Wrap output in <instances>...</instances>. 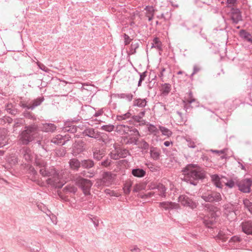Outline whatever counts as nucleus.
Here are the masks:
<instances>
[{
  "instance_id": "58",
  "label": "nucleus",
  "mask_w": 252,
  "mask_h": 252,
  "mask_svg": "<svg viewBox=\"0 0 252 252\" xmlns=\"http://www.w3.org/2000/svg\"><path fill=\"white\" fill-rule=\"evenodd\" d=\"M187 145L189 147L191 148H195L196 147V145L194 143V142L191 140L190 139L188 138L187 139Z\"/></svg>"
},
{
  "instance_id": "49",
  "label": "nucleus",
  "mask_w": 252,
  "mask_h": 252,
  "mask_svg": "<svg viewBox=\"0 0 252 252\" xmlns=\"http://www.w3.org/2000/svg\"><path fill=\"white\" fill-rule=\"evenodd\" d=\"M223 208L226 212H233L234 207L231 203H226L223 205Z\"/></svg>"
},
{
  "instance_id": "21",
  "label": "nucleus",
  "mask_w": 252,
  "mask_h": 252,
  "mask_svg": "<svg viewBox=\"0 0 252 252\" xmlns=\"http://www.w3.org/2000/svg\"><path fill=\"white\" fill-rule=\"evenodd\" d=\"M44 100V98L43 96L32 100L30 102V106L29 107V109L33 110L36 107L39 106Z\"/></svg>"
},
{
  "instance_id": "40",
  "label": "nucleus",
  "mask_w": 252,
  "mask_h": 252,
  "mask_svg": "<svg viewBox=\"0 0 252 252\" xmlns=\"http://www.w3.org/2000/svg\"><path fill=\"white\" fill-rule=\"evenodd\" d=\"M158 127L159 130L161 132L162 134H163V135L169 137L171 136V135L172 134V131L168 128L161 126H159Z\"/></svg>"
},
{
  "instance_id": "4",
  "label": "nucleus",
  "mask_w": 252,
  "mask_h": 252,
  "mask_svg": "<svg viewBox=\"0 0 252 252\" xmlns=\"http://www.w3.org/2000/svg\"><path fill=\"white\" fill-rule=\"evenodd\" d=\"M75 183L81 189L84 194L86 195L90 194V189L93 185L91 180L79 177L76 179Z\"/></svg>"
},
{
  "instance_id": "10",
  "label": "nucleus",
  "mask_w": 252,
  "mask_h": 252,
  "mask_svg": "<svg viewBox=\"0 0 252 252\" xmlns=\"http://www.w3.org/2000/svg\"><path fill=\"white\" fill-rule=\"evenodd\" d=\"M230 15L231 19L234 24H237L240 21L243 20L242 12L239 8L232 7L231 8Z\"/></svg>"
},
{
  "instance_id": "20",
  "label": "nucleus",
  "mask_w": 252,
  "mask_h": 252,
  "mask_svg": "<svg viewBox=\"0 0 252 252\" xmlns=\"http://www.w3.org/2000/svg\"><path fill=\"white\" fill-rule=\"evenodd\" d=\"M113 180V175L111 172H105L103 174L102 182L105 185L108 186Z\"/></svg>"
},
{
  "instance_id": "17",
  "label": "nucleus",
  "mask_w": 252,
  "mask_h": 252,
  "mask_svg": "<svg viewBox=\"0 0 252 252\" xmlns=\"http://www.w3.org/2000/svg\"><path fill=\"white\" fill-rule=\"evenodd\" d=\"M41 130L45 132L53 133L57 129L56 126L52 123L42 124L40 127Z\"/></svg>"
},
{
  "instance_id": "50",
  "label": "nucleus",
  "mask_w": 252,
  "mask_h": 252,
  "mask_svg": "<svg viewBox=\"0 0 252 252\" xmlns=\"http://www.w3.org/2000/svg\"><path fill=\"white\" fill-rule=\"evenodd\" d=\"M147 72L146 71L143 73L138 72L140 75V78L138 83V86L139 87L141 85V83L143 81H144L145 79V77L147 76Z\"/></svg>"
},
{
  "instance_id": "61",
  "label": "nucleus",
  "mask_w": 252,
  "mask_h": 252,
  "mask_svg": "<svg viewBox=\"0 0 252 252\" xmlns=\"http://www.w3.org/2000/svg\"><path fill=\"white\" fill-rule=\"evenodd\" d=\"M158 183H151L148 185V188L149 189H158Z\"/></svg>"
},
{
  "instance_id": "25",
  "label": "nucleus",
  "mask_w": 252,
  "mask_h": 252,
  "mask_svg": "<svg viewBox=\"0 0 252 252\" xmlns=\"http://www.w3.org/2000/svg\"><path fill=\"white\" fill-rule=\"evenodd\" d=\"M147 98H136L133 101V106H137L139 108H144L147 105Z\"/></svg>"
},
{
  "instance_id": "14",
  "label": "nucleus",
  "mask_w": 252,
  "mask_h": 252,
  "mask_svg": "<svg viewBox=\"0 0 252 252\" xmlns=\"http://www.w3.org/2000/svg\"><path fill=\"white\" fill-rule=\"evenodd\" d=\"M93 158L97 161L103 159L105 156V151L103 149L95 148L93 149Z\"/></svg>"
},
{
  "instance_id": "36",
  "label": "nucleus",
  "mask_w": 252,
  "mask_h": 252,
  "mask_svg": "<svg viewBox=\"0 0 252 252\" xmlns=\"http://www.w3.org/2000/svg\"><path fill=\"white\" fill-rule=\"evenodd\" d=\"M158 189L159 193V195L163 198H165L166 197V190L167 189L166 188L163 184L158 183Z\"/></svg>"
},
{
  "instance_id": "44",
  "label": "nucleus",
  "mask_w": 252,
  "mask_h": 252,
  "mask_svg": "<svg viewBox=\"0 0 252 252\" xmlns=\"http://www.w3.org/2000/svg\"><path fill=\"white\" fill-rule=\"evenodd\" d=\"M35 164L39 169L45 168L47 166V163L43 159H36L35 161Z\"/></svg>"
},
{
  "instance_id": "3",
  "label": "nucleus",
  "mask_w": 252,
  "mask_h": 252,
  "mask_svg": "<svg viewBox=\"0 0 252 252\" xmlns=\"http://www.w3.org/2000/svg\"><path fill=\"white\" fill-rule=\"evenodd\" d=\"M38 131V126L35 123L25 126L19 135L20 143L23 145H28L37 137Z\"/></svg>"
},
{
  "instance_id": "5",
  "label": "nucleus",
  "mask_w": 252,
  "mask_h": 252,
  "mask_svg": "<svg viewBox=\"0 0 252 252\" xmlns=\"http://www.w3.org/2000/svg\"><path fill=\"white\" fill-rule=\"evenodd\" d=\"M178 201L184 207H188L192 210L196 208L198 205L191 196L187 194L180 195L178 197Z\"/></svg>"
},
{
  "instance_id": "2",
  "label": "nucleus",
  "mask_w": 252,
  "mask_h": 252,
  "mask_svg": "<svg viewBox=\"0 0 252 252\" xmlns=\"http://www.w3.org/2000/svg\"><path fill=\"white\" fill-rule=\"evenodd\" d=\"M39 173L43 177H50L46 180L48 185L55 188L60 189L63 185V183L61 182L60 176L58 171L53 167L49 169L46 167L39 169Z\"/></svg>"
},
{
  "instance_id": "46",
  "label": "nucleus",
  "mask_w": 252,
  "mask_h": 252,
  "mask_svg": "<svg viewBox=\"0 0 252 252\" xmlns=\"http://www.w3.org/2000/svg\"><path fill=\"white\" fill-rule=\"evenodd\" d=\"M131 116V114L128 112L124 114H122L117 116V120L118 121L125 120L128 118H129Z\"/></svg>"
},
{
  "instance_id": "45",
  "label": "nucleus",
  "mask_w": 252,
  "mask_h": 252,
  "mask_svg": "<svg viewBox=\"0 0 252 252\" xmlns=\"http://www.w3.org/2000/svg\"><path fill=\"white\" fill-rule=\"evenodd\" d=\"M23 115L24 117L26 118V119H28L33 121H35L36 120L35 116L32 113L29 111H24L23 112Z\"/></svg>"
},
{
  "instance_id": "19",
  "label": "nucleus",
  "mask_w": 252,
  "mask_h": 252,
  "mask_svg": "<svg viewBox=\"0 0 252 252\" xmlns=\"http://www.w3.org/2000/svg\"><path fill=\"white\" fill-rule=\"evenodd\" d=\"M81 167L84 169H90L94 166V162L92 159H84L81 160Z\"/></svg>"
},
{
  "instance_id": "18",
  "label": "nucleus",
  "mask_w": 252,
  "mask_h": 252,
  "mask_svg": "<svg viewBox=\"0 0 252 252\" xmlns=\"http://www.w3.org/2000/svg\"><path fill=\"white\" fill-rule=\"evenodd\" d=\"M23 158L26 161L29 162L32 161L33 158V153L32 150L28 147H25L22 151Z\"/></svg>"
},
{
  "instance_id": "54",
  "label": "nucleus",
  "mask_w": 252,
  "mask_h": 252,
  "mask_svg": "<svg viewBox=\"0 0 252 252\" xmlns=\"http://www.w3.org/2000/svg\"><path fill=\"white\" fill-rule=\"evenodd\" d=\"M124 38V43L125 45H127L130 43L132 39L130 38V37L126 34V33H124L123 35Z\"/></svg>"
},
{
  "instance_id": "23",
  "label": "nucleus",
  "mask_w": 252,
  "mask_h": 252,
  "mask_svg": "<svg viewBox=\"0 0 252 252\" xmlns=\"http://www.w3.org/2000/svg\"><path fill=\"white\" fill-rule=\"evenodd\" d=\"M150 154L154 160H157L160 158V151L157 148L152 146L150 147Z\"/></svg>"
},
{
  "instance_id": "34",
  "label": "nucleus",
  "mask_w": 252,
  "mask_h": 252,
  "mask_svg": "<svg viewBox=\"0 0 252 252\" xmlns=\"http://www.w3.org/2000/svg\"><path fill=\"white\" fill-rule=\"evenodd\" d=\"M84 145L85 143L82 140H79L77 142H76L74 145V148L77 150V153L82 152L84 151Z\"/></svg>"
},
{
  "instance_id": "9",
  "label": "nucleus",
  "mask_w": 252,
  "mask_h": 252,
  "mask_svg": "<svg viewBox=\"0 0 252 252\" xmlns=\"http://www.w3.org/2000/svg\"><path fill=\"white\" fill-rule=\"evenodd\" d=\"M116 128L118 131H123L125 134H128L129 132L130 135H133L137 137L141 136L138 130L135 128L129 127V126L124 125H119L117 126Z\"/></svg>"
},
{
  "instance_id": "13",
  "label": "nucleus",
  "mask_w": 252,
  "mask_h": 252,
  "mask_svg": "<svg viewBox=\"0 0 252 252\" xmlns=\"http://www.w3.org/2000/svg\"><path fill=\"white\" fill-rule=\"evenodd\" d=\"M159 206L160 207H162L166 210L178 209L180 208L179 204L169 201H164L160 202Z\"/></svg>"
},
{
  "instance_id": "33",
  "label": "nucleus",
  "mask_w": 252,
  "mask_h": 252,
  "mask_svg": "<svg viewBox=\"0 0 252 252\" xmlns=\"http://www.w3.org/2000/svg\"><path fill=\"white\" fill-rule=\"evenodd\" d=\"M51 142L56 145H64L63 140V135L61 134H58L56 135L55 137L51 139Z\"/></svg>"
},
{
  "instance_id": "35",
  "label": "nucleus",
  "mask_w": 252,
  "mask_h": 252,
  "mask_svg": "<svg viewBox=\"0 0 252 252\" xmlns=\"http://www.w3.org/2000/svg\"><path fill=\"white\" fill-rule=\"evenodd\" d=\"M147 126H148V130L150 134L156 136L159 133V130L155 126L151 124H149L147 125Z\"/></svg>"
},
{
  "instance_id": "7",
  "label": "nucleus",
  "mask_w": 252,
  "mask_h": 252,
  "mask_svg": "<svg viewBox=\"0 0 252 252\" xmlns=\"http://www.w3.org/2000/svg\"><path fill=\"white\" fill-rule=\"evenodd\" d=\"M252 185V180L250 178L236 182V186L238 188V189L244 193H249L251 191Z\"/></svg>"
},
{
  "instance_id": "1",
  "label": "nucleus",
  "mask_w": 252,
  "mask_h": 252,
  "mask_svg": "<svg viewBox=\"0 0 252 252\" xmlns=\"http://www.w3.org/2000/svg\"><path fill=\"white\" fill-rule=\"evenodd\" d=\"M184 175L183 180L194 186L199 181L206 177V173L203 168L196 164H188L182 170Z\"/></svg>"
},
{
  "instance_id": "64",
  "label": "nucleus",
  "mask_w": 252,
  "mask_h": 252,
  "mask_svg": "<svg viewBox=\"0 0 252 252\" xmlns=\"http://www.w3.org/2000/svg\"><path fill=\"white\" fill-rule=\"evenodd\" d=\"M130 250L132 252H140V249L136 245L131 246L130 247Z\"/></svg>"
},
{
  "instance_id": "6",
  "label": "nucleus",
  "mask_w": 252,
  "mask_h": 252,
  "mask_svg": "<svg viewBox=\"0 0 252 252\" xmlns=\"http://www.w3.org/2000/svg\"><path fill=\"white\" fill-rule=\"evenodd\" d=\"M201 197L205 202L212 203L219 202L222 200L221 195L220 193L217 191H211L203 194Z\"/></svg>"
},
{
  "instance_id": "47",
  "label": "nucleus",
  "mask_w": 252,
  "mask_h": 252,
  "mask_svg": "<svg viewBox=\"0 0 252 252\" xmlns=\"http://www.w3.org/2000/svg\"><path fill=\"white\" fill-rule=\"evenodd\" d=\"M7 138L4 134H0V148L5 146L7 143Z\"/></svg>"
},
{
  "instance_id": "37",
  "label": "nucleus",
  "mask_w": 252,
  "mask_h": 252,
  "mask_svg": "<svg viewBox=\"0 0 252 252\" xmlns=\"http://www.w3.org/2000/svg\"><path fill=\"white\" fill-rule=\"evenodd\" d=\"M217 240H220L222 242H226L227 240V236L225 233L222 230H220L218 235L216 236Z\"/></svg>"
},
{
  "instance_id": "26",
  "label": "nucleus",
  "mask_w": 252,
  "mask_h": 252,
  "mask_svg": "<svg viewBox=\"0 0 252 252\" xmlns=\"http://www.w3.org/2000/svg\"><path fill=\"white\" fill-rule=\"evenodd\" d=\"M171 90V85L169 83H164L161 85L160 91L161 94L164 96L167 95Z\"/></svg>"
},
{
  "instance_id": "11",
  "label": "nucleus",
  "mask_w": 252,
  "mask_h": 252,
  "mask_svg": "<svg viewBox=\"0 0 252 252\" xmlns=\"http://www.w3.org/2000/svg\"><path fill=\"white\" fill-rule=\"evenodd\" d=\"M82 134L84 136H88L95 139H99L101 138L100 132L90 127H86L82 132Z\"/></svg>"
},
{
  "instance_id": "53",
  "label": "nucleus",
  "mask_w": 252,
  "mask_h": 252,
  "mask_svg": "<svg viewBox=\"0 0 252 252\" xmlns=\"http://www.w3.org/2000/svg\"><path fill=\"white\" fill-rule=\"evenodd\" d=\"M109 156L110 157V158H110L111 159H113L115 160H117V159L120 158L119 157V154H118L117 152H116V151H115V153L111 152L109 154Z\"/></svg>"
},
{
  "instance_id": "60",
  "label": "nucleus",
  "mask_w": 252,
  "mask_h": 252,
  "mask_svg": "<svg viewBox=\"0 0 252 252\" xmlns=\"http://www.w3.org/2000/svg\"><path fill=\"white\" fill-rule=\"evenodd\" d=\"M154 192H149L143 195H140L139 197L141 198H147L154 196Z\"/></svg>"
},
{
  "instance_id": "43",
  "label": "nucleus",
  "mask_w": 252,
  "mask_h": 252,
  "mask_svg": "<svg viewBox=\"0 0 252 252\" xmlns=\"http://www.w3.org/2000/svg\"><path fill=\"white\" fill-rule=\"evenodd\" d=\"M118 96L120 98H126L128 101H130L132 100L133 95L131 94L121 93L118 94Z\"/></svg>"
},
{
  "instance_id": "29",
  "label": "nucleus",
  "mask_w": 252,
  "mask_h": 252,
  "mask_svg": "<svg viewBox=\"0 0 252 252\" xmlns=\"http://www.w3.org/2000/svg\"><path fill=\"white\" fill-rule=\"evenodd\" d=\"M149 144L144 139L139 141L138 148L142 149L144 153H147L149 149Z\"/></svg>"
},
{
  "instance_id": "16",
  "label": "nucleus",
  "mask_w": 252,
  "mask_h": 252,
  "mask_svg": "<svg viewBox=\"0 0 252 252\" xmlns=\"http://www.w3.org/2000/svg\"><path fill=\"white\" fill-rule=\"evenodd\" d=\"M81 160L80 161L77 158H72L69 159L68 164L70 168L74 171H79L80 167H81Z\"/></svg>"
},
{
  "instance_id": "30",
  "label": "nucleus",
  "mask_w": 252,
  "mask_h": 252,
  "mask_svg": "<svg viewBox=\"0 0 252 252\" xmlns=\"http://www.w3.org/2000/svg\"><path fill=\"white\" fill-rule=\"evenodd\" d=\"M115 151L117 152L120 158H126L127 155H129L128 150L126 149L117 148H115Z\"/></svg>"
},
{
  "instance_id": "28",
  "label": "nucleus",
  "mask_w": 252,
  "mask_h": 252,
  "mask_svg": "<svg viewBox=\"0 0 252 252\" xmlns=\"http://www.w3.org/2000/svg\"><path fill=\"white\" fill-rule=\"evenodd\" d=\"M151 48H157L158 51H160L162 50V43L158 37H156L154 38L153 43H152Z\"/></svg>"
},
{
  "instance_id": "24",
  "label": "nucleus",
  "mask_w": 252,
  "mask_h": 252,
  "mask_svg": "<svg viewBox=\"0 0 252 252\" xmlns=\"http://www.w3.org/2000/svg\"><path fill=\"white\" fill-rule=\"evenodd\" d=\"M146 171L142 168H136L132 169L131 174L134 177L138 178H142L146 175Z\"/></svg>"
},
{
  "instance_id": "12",
  "label": "nucleus",
  "mask_w": 252,
  "mask_h": 252,
  "mask_svg": "<svg viewBox=\"0 0 252 252\" xmlns=\"http://www.w3.org/2000/svg\"><path fill=\"white\" fill-rule=\"evenodd\" d=\"M94 111V109L93 107L86 105L82 106L80 114L85 120H87L93 118Z\"/></svg>"
},
{
  "instance_id": "55",
  "label": "nucleus",
  "mask_w": 252,
  "mask_h": 252,
  "mask_svg": "<svg viewBox=\"0 0 252 252\" xmlns=\"http://www.w3.org/2000/svg\"><path fill=\"white\" fill-rule=\"evenodd\" d=\"M241 240V239L240 237L237 236H234L231 238L229 240V242L230 243L234 242V243H238L240 242Z\"/></svg>"
},
{
  "instance_id": "62",
  "label": "nucleus",
  "mask_w": 252,
  "mask_h": 252,
  "mask_svg": "<svg viewBox=\"0 0 252 252\" xmlns=\"http://www.w3.org/2000/svg\"><path fill=\"white\" fill-rule=\"evenodd\" d=\"M142 189V186L139 184H135L133 187V191L134 192H139Z\"/></svg>"
},
{
  "instance_id": "63",
  "label": "nucleus",
  "mask_w": 252,
  "mask_h": 252,
  "mask_svg": "<svg viewBox=\"0 0 252 252\" xmlns=\"http://www.w3.org/2000/svg\"><path fill=\"white\" fill-rule=\"evenodd\" d=\"M172 14L170 11H167L166 13H164V20L165 21L169 20L171 17Z\"/></svg>"
},
{
  "instance_id": "42",
  "label": "nucleus",
  "mask_w": 252,
  "mask_h": 252,
  "mask_svg": "<svg viewBox=\"0 0 252 252\" xmlns=\"http://www.w3.org/2000/svg\"><path fill=\"white\" fill-rule=\"evenodd\" d=\"M251 34L245 30H241L239 32L240 36L246 41H248Z\"/></svg>"
},
{
  "instance_id": "56",
  "label": "nucleus",
  "mask_w": 252,
  "mask_h": 252,
  "mask_svg": "<svg viewBox=\"0 0 252 252\" xmlns=\"http://www.w3.org/2000/svg\"><path fill=\"white\" fill-rule=\"evenodd\" d=\"M225 186L231 189L236 186V182L232 180H229L225 183Z\"/></svg>"
},
{
  "instance_id": "22",
  "label": "nucleus",
  "mask_w": 252,
  "mask_h": 252,
  "mask_svg": "<svg viewBox=\"0 0 252 252\" xmlns=\"http://www.w3.org/2000/svg\"><path fill=\"white\" fill-rule=\"evenodd\" d=\"M5 110L12 115H16L18 113V110L16 105L12 103H7L5 106Z\"/></svg>"
},
{
  "instance_id": "41",
  "label": "nucleus",
  "mask_w": 252,
  "mask_h": 252,
  "mask_svg": "<svg viewBox=\"0 0 252 252\" xmlns=\"http://www.w3.org/2000/svg\"><path fill=\"white\" fill-rule=\"evenodd\" d=\"M112 162V160L108 157H107L105 158L102 161L100 162L99 163V165L104 167H108L111 165Z\"/></svg>"
},
{
  "instance_id": "32",
  "label": "nucleus",
  "mask_w": 252,
  "mask_h": 252,
  "mask_svg": "<svg viewBox=\"0 0 252 252\" xmlns=\"http://www.w3.org/2000/svg\"><path fill=\"white\" fill-rule=\"evenodd\" d=\"M139 47V41H134L133 42L129 48V51L128 52V55H133L135 54L136 52V49H138Z\"/></svg>"
},
{
  "instance_id": "48",
  "label": "nucleus",
  "mask_w": 252,
  "mask_h": 252,
  "mask_svg": "<svg viewBox=\"0 0 252 252\" xmlns=\"http://www.w3.org/2000/svg\"><path fill=\"white\" fill-rule=\"evenodd\" d=\"M114 126L109 124L108 125H103L101 126L100 129L107 132H111L114 129Z\"/></svg>"
},
{
  "instance_id": "31",
  "label": "nucleus",
  "mask_w": 252,
  "mask_h": 252,
  "mask_svg": "<svg viewBox=\"0 0 252 252\" xmlns=\"http://www.w3.org/2000/svg\"><path fill=\"white\" fill-rule=\"evenodd\" d=\"M145 10L148 12L146 16L148 17V20L149 21H151L153 19L155 9L153 6H147L145 8Z\"/></svg>"
},
{
  "instance_id": "57",
  "label": "nucleus",
  "mask_w": 252,
  "mask_h": 252,
  "mask_svg": "<svg viewBox=\"0 0 252 252\" xmlns=\"http://www.w3.org/2000/svg\"><path fill=\"white\" fill-rule=\"evenodd\" d=\"M28 172H29V173L31 174V175H32L33 176H35L37 174V171L34 169V168L32 165H30L29 166V169H28Z\"/></svg>"
},
{
  "instance_id": "27",
  "label": "nucleus",
  "mask_w": 252,
  "mask_h": 252,
  "mask_svg": "<svg viewBox=\"0 0 252 252\" xmlns=\"http://www.w3.org/2000/svg\"><path fill=\"white\" fill-rule=\"evenodd\" d=\"M77 190V189L73 185H67L63 189L64 193L75 194Z\"/></svg>"
},
{
  "instance_id": "8",
  "label": "nucleus",
  "mask_w": 252,
  "mask_h": 252,
  "mask_svg": "<svg viewBox=\"0 0 252 252\" xmlns=\"http://www.w3.org/2000/svg\"><path fill=\"white\" fill-rule=\"evenodd\" d=\"M217 217L216 213L212 212L202 218L203 223L206 227L209 228H213L215 227L217 222Z\"/></svg>"
},
{
  "instance_id": "52",
  "label": "nucleus",
  "mask_w": 252,
  "mask_h": 252,
  "mask_svg": "<svg viewBox=\"0 0 252 252\" xmlns=\"http://www.w3.org/2000/svg\"><path fill=\"white\" fill-rule=\"evenodd\" d=\"M200 70H201V68L199 66H198L197 65H196V64L194 65L193 66V72L191 74V75L190 76V78H192L194 74H196L197 72H198Z\"/></svg>"
},
{
  "instance_id": "59",
  "label": "nucleus",
  "mask_w": 252,
  "mask_h": 252,
  "mask_svg": "<svg viewBox=\"0 0 252 252\" xmlns=\"http://www.w3.org/2000/svg\"><path fill=\"white\" fill-rule=\"evenodd\" d=\"M226 149H224L221 150H210V151L212 153L218 154L219 155H220L221 154H225Z\"/></svg>"
},
{
  "instance_id": "51",
  "label": "nucleus",
  "mask_w": 252,
  "mask_h": 252,
  "mask_svg": "<svg viewBox=\"0 0 252 252\" xmlns=\"http://www.w3.org/2000/svg\"><path fill=\"white\" fill-rule=\"evenodd\" d=\"M188 96L189 97L188 98L185 99V100H187L188 103L191 104L196 101V99L193 97V94L191 91H189L188 93Z\"/></svg>"
},
{
  "instance_id": "38",
  "label": "nucleus",
  "mask_w": 252,
  "mask_h": 252,
  "mask_svg": "<svg viewBox=\"0 0 252 252\" xmlns=\"http://www.w3.org/2000/svg\"><path fill=\"white\" fill-rule=\"evenodd\" d=\"M243 202L244 207L252 215V202L247 198L244 199Z\"/></svg>"
},
{
  "instance_id": "39",
  "label": "nucleus",
  "mask_w": 252,
  "mask_h": 252,
  "mask_svg": "<svg viewBox=\"0 0 252 252\" xmlns=\"http://www.w3.org/2000/svg\"><path fill=\"white\" fill-rule=\"evenodd\" d=\"M77 127L76 126L69 124L68 126L66 125L64 127L63 129L65 131L70 132L71 133H74L77 131Z\"/></svg>"
},
{
  "instance_id": "15",
  "label": "nucleus",
  "mask_w": 252,
  "mask_h": 252,
  "mask_svg": "<svg viewBox=\"0 0 252 252\" xmlns=\"http://www.w3.org/2000/svg\"><path fill=\"white\" fill-rule=\"evenodd\" d=\"M242 231L247 235H252V220H246L241 223Z\"/></svg>"
}]
</instances>
